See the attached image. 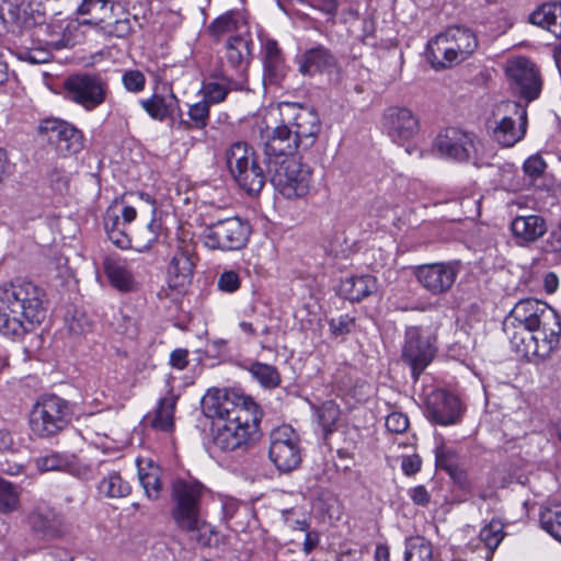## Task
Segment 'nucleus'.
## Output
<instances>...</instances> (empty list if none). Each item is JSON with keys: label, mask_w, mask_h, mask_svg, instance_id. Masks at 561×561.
<instances>
[{"label": "nucleus", "mask_w": 561, "mask_h": 561, "mask_svg": "<svg viewBox=\"0 0 561 561\" xmlns=\"http://www.w3.org/2000/svg\"><path fill=\"white\" fill-rule=\"evenodd\" d=\"M268 457L283 472H289L299 466L301 462L300 440L291 426L282 425L271 432Z\"/></svg>", "instance_id": "nucleus-13"}, {"label": "nucleus", "mask_w": 561, "mask_h": 561, "mask_svg": "<svg viewBox=\"0 0 561 561\" xmlns=\"http://www.w3.org/2000/svg\"><path fill=\"white\" fill-rule=\"evenodd\" d=\"M386 427L389 432L401 434L409 427V419L401 412H392L386 417Z\"/></svg>", "instance_id": "nucleus-57"}, {"label": "nucleus", "mask_w": 561, "mask_h": 561, "mask_svg": "<svg viewBox=\"0 0 561 561\" xmlns=\"http://www.w3.org/2000/svg\"><path fill=\"white\" fill-rule=\"evenodd\" d=\"M410 497L413 503L421 506H426L431 501V495L423 485H417L410 490Z\"/></svg>", "instance_id": "nucleus-63"}, {"label": "nucleus", "mask_w": 561, "mask_h": 561, "mask_svg": "<svg viewBox=\"0 0 561 561\" xmlns=\"http://www.w3.org/2000/svg\"><path fill=\"white\" fill-rule=\"evenodd\" d=\"M170 365L178 369L183 370L188 365V351L186 348H176L170 354Z\"/></svg>", "instance_id": "nucleus-60"}, {"label": "nucleus", "mask_w": 561, "mask_h": 561, "mask_svg": "<svg viewBox=\"0 0 561 561\" xmlns=\"http://www.w3.org/2000/svg\"><path fill=\"white\" fill-rule=\"evenodd\" d=\"M73 415L75 404L70 401L55 393L42 394L31 409L30 430L39 438H53L71 424Z\"/></svg>", "instance_id": "nucleus-5"}, {"label": "nucleus", "mask_w": 561, "mask_h": 561, "mask_svg": "<svg viewBox=\"0 0 561 561\" xmlns=\"http://www.w3.org/2000/svg\"><path fill=\"white\" fill-rule=\"evenodd\" d=\"M122 84L130 93H140L146 87L145 75L137 69H129L122 75Z\"/></svg>", "instance_id": "nucleus-52"}, {"label": "nucleus", "mask_w": 561, "mask_h": 561, "mask_svg": "<svg viewBox=\"0 0 561 561\" xmlns=\"http://www.w3.org/2000/svg\"><path fill=\"white\" fill-rule=\"evenodd\" d=\"M124 221L114 213L108 211L104 218V229L108 239L118 248L125 249L130 244Z\"/></svg>", "instance_id": "nucleus-40"}, {"label": "nucleus", "mask_w": 561, "mask_h": 561, "mask_svg": "<svg viewBox=\"0 0 561 561\" xmlns=\"http://www.w3.org/2000/svg\"><path fill=\"white\" fill-rule=\"evenodd\" d=\"M510 229L518 247H529L545 236L548 226L539 215H518L511 221Z\"/></svg>", "instance_id": "nucleus-24"}, {"label": "nucleus", "mask_w": 561, "mask_h": 561, "mask_svg": "<svg viewBox=\"0 0 561 561\" xmlns=\"http://www.w3.org/2000/svg\"><path fill=\"white\" fill-rule=\"evenodd\" d=\"M203 407L208 417L217 419L213 444L221 451L243 450L256 438L261 413L251 398L232 391L207 393Z\"/></svg>", "instance_id": "nucleus-2"}, {"label": "nucleus", "mask_w": 561, "mask_h": 561, "mask_svg": "<svg viewBox=\"0 0 561 561\" xmlns=\"http://www.w3.org/2000/svg\"><path fill=\"white\" fill-rule=\"evenodd\" d=\"M433 148L445 159L467 162L476 151V138L460 128L446 127L436 135Z\"/></svg>", "instance_id": "nucleus-17"}, {"label": "nucleus", "mask_w": 561, "mask_h": 561, "mask_svg": "<svg viewBox=\"0 0 561 561\" xmlns=\"http://www.w3.org/2000/svg\"><path fill=\"white\" fill-rule=\"evenodd\" d=\"M505 72L510 87L527 103L539 98L542 79L538 67L526 57H517L507 61Z\"/></svg>", "instance_id": "nucleus-16"}, {"label": "nucleus", "mask_w": 561, "mask_h": 561, "mask_svg": "<svg viewBox=\"0 0 561 561\" xmlns=\"http://www.w3.org/2000/svg\"><path fill=\"white\" fill-rule=\"evenodd\" d=\"M251 227L239 217L205 224L202 239L206 248L220 251H238L249 242Z\"/></svg>", "instance_id": "nucleus-10"}, {"label": "nucleus", "mask_w": 561, "mask_h": 561, "mask_svg": "<svg viewBox=\"0 0 561 561\" xmlns=\"http://www.w3.org/2000/svg\"><path fill=\"white\" fill-rule=\"evenodd\" d=\"M44 21V15L38 11L31 19H23L21 23L25 28L24 36L37 37L39 43H43L50 49L59 50L73 46L75 42L70 33L61 31L60 27L57 31L55 26L47 25Z\"/></svg>", "instance_id": "nucleus-21"}, {"label": "nucleus", "mask_w": 561, "mask_h": 561, "mask_svg": "<svg viewBox=\"0 0 561 561\" xmlns=\"http://www.w3.org/2000/svg\"><path fill=\"white\" fill-rule=\"evenodd\" d=\"M31 534L42 541H55L70 533L65 516L47 501H37L25 517Z\"/></svg>", "instance_id": "nucleus-12"}, {"label": "nucleus", "mask_w": 561, "mask_h": 561, "mask_svg": "<svg viewBox=\"0 0 561 561\" xmlns=\"http://www.w3.org/2000/svg\"><path fill=\"white\" fill-rule=\"evenodd\" d=\"M238 28L236 11H227L216 18L207 27V32L215 39H220L224 35L232 33Z\"/></svg>", "instance_id": "nucleus-48"}, {"label": "nucleus", "mask_w": 561, "mask_h": 561, "mask_svg": "<svg viewBox=\"0 0 561 561\" xmlns=\"http://www.w3.org/2000/svg\"><path fill=\"white\" fill-rule=\"evenodd\" d=\"M382 125L393 141L402 142L413 138L419 131V119L407 107L391 106L382 116Z\"/></svg>", "instance_id": "nucleus-22"}, {"label": "nucleus", "mask_w": 561, "mask_h": 561, "mask_svg": "<svg viewBox=\"0 0 561 561\" xmlns=\"http://www.w3.org/2000/svg\"><path fill=\"white\" fill-rule=\"evenodd\" d=\"M178 397L173 393H168L159 400L156 414L151 421V426L158 431L169 432L173 428V415L176 405Z\"/></svg>", "instance_id": "nucleus-34"}, {"label": "nucleus", "mask_w": 561, "mask_h": 561, "mask_svg": "<svg viewBox=\"0 0 561 561\" xmlns=\"http://www.w3.org/2000/svg\"><path fill=\"white\" fill-rule=\"evenodd\" d=\"M422 460L417 455L404 456L401 461V469L404 474L413 476L420 471Z\"/></svg>", "instance_id": "nucleus-62"}, {"label": "nucleus", "mask_w": 561, "mask_h": 561, "mask_svg": "<svg viewBox=\"0 0 561 561\" xmlns=\"http://www.w3.org/2000/svg\"><path fill=\"white\" fill-rule=\"evenodd\" d=\"M135 23L136 19L129 18L128 15L117 20H113V18H111L107 19L104 24H101L96 34L104 37L123 38L133 33Z\"/></svg>", "instance_id": "nucleus-45"}, {"label": "nucleus", "mask_w": 561, "mask_h": 561, "mask_svg": "<svg viewBox=\"0 0 561 561\" xmlns=\"http://www.w3.org/2000/svg\"><path fill=\"white\" fill-rule=\"evenodd\" d=\"M64 91L67 100L90 112L105 102L110 89L100 73L79 72L65 79Z\"/></svg>", "instance_id": "nucleus-9"}, {"label": "nucleus", "mask_w": 561, "mask_h": 561, "mask_svg": "<svg viewBox=\"0 0 561 561\" xmlns=\"http://www.w3.org/2000/svg\"><path fill=\"white\" fill-rule=\"evenodd\" d=\"M138 478L147 497L158 500L162 490L160 468L150 465L149 469L146 471L139 466Z\"/></svg>", "instance_id": "nucleus-42"}, {"label": "nucleus", "mask_w": 561, "mask_h": 561, "mask_svg": "<svg viewBox=\"0 0 561 561\" xmlns=\"http://www.w3.org/2000/svg\"><path fill=\"white\" fill-rule=\"evenodd\" d=\"M68 465V459L58 453H51L35 459V466L42 472L64 470Z\"/></svg>", "instance_id": "nucleus-51"}, {"label": "nucleus", "mask_w": 561, "mask_h": 561, "mask_svg": "<svg viewBox=\"0 0 561 561\" xmlns=\"http://www.w3.org/2000/svg\"><path fill=\"white\" fill-rule=\"evenodd\" d=\"M529 22L540 26L554 36H561V3L551 2L540 5L529 15Z\"/></svg>", "instance_id": "nucleus-30"}, {"label": "nucleus", "mask_w": 561, "mask_h": 561, "mask_svg": "<svg viewBox=\"0 0 561 561\" xmlns=\"http://www.w3.org/2000/svg\"><path fill=\"white\" fill-rule=\"evenodd\" d=\"M376 289L377 279L371 275L348 277L341 284V291L350 301H362Z\"/></svg>", "instance_id": "nucleus-31"}, {"label": "nucleus", "mask_w": 561, "mask_h": 561, "mask_svg": "<svg viewBox=\"0 0 561 561\" xmlns=\"http://www.w3.org/2000/svg\"><path fill=\"white\" fill-rule=\"evenodd\" d=\"M477 47L478 38L473 31L455 25L430 41L427 58L435 69H443L466 60Z\"/></svg>", "instance_id": "nucleus-6"}, {"label": "nucleus", "mask_w": 561, "mask_h": 561, "mask_svg": "<svg viewBox=\"0 0 561 561\" xmlns=\"http://www.w3.org/2000/svg\"><path fill=\"white\" fill-rule=\"evenodd\" d=\"M98 490L106 497L118 499L127 496L131 488L118 472L112 471L99 482Z\"/></svg>", "instance_id": "nucleus-37"}, {"label": "nucleus", "mask_w": 561, "mask_h": 561, "mask_svg": "<svg viewBox=\"0 0 561 561\" xmlns=\"http://www.w3.org/2000/svg\"><path fill=\"white\" fill-rule=\"evenodd\" d=\"M314 417L324 436H328L336 430L340 408L333 400H328L314 410Z\"/></svg>", "instance_id": "nucleus-38"}, {"label": "nucleus", "mask_w": 561, "mask_h": 561, "mask_svg": "<svg viewBox=\"0 0 561 561\" xmlns=\"http://www.w3.org/2000/svg\"><path fill=\"white\" fill-rule=\"evenodd\" d=\"M435 461L436 467L446 472L458 465L456 453L443 444L436 447Z\"/></svg>", "instance_id": "nucleus-53"}, {"label": "nucleus", "mask_w": 561, "mask_h": 561, "mask_svg": "<svg viewBox=\"0 0 561 561\" xmlns=\"http://www.w3.org/2000/svg\"><path fill=\"white\" fill-rule=\"evenodd\" d=\"M542 250L546 253H553L561 259V227L553 229L545 240Z\"/></svg>", "instance_id": "nucleus-59"}, {"label": "nucleus", "mask_w": 561, "mask_h": 561, "mask_svg": "<svg viewBox=\"0 0 561 561\" xmlns=\"http://www.w3.org/2000/svg\"><path fill=\"white\" fill-rule=\"evenodd\" d=\"M39 131L62 156L79 153L84 147L83 133L66 121L45 119L39 125Z\"/></svg>", "instance_id": "nucleus-18"}, {"label": "nucleus", "mask_w": 561, "mask_h": 561, "mask_svg": "<svg viewBox=\"0 0 561 561\" xmlns=\"http://www.w3.org/2000/svg\"><path fill=\"white\" fill-rule=\"evenodd\" d=\"M503 331L519 357L540 364L558 347L561 322L546 302L527 298L519 300L506 316Z\"/></svg>", "instance_id": "nucleus-1"}, {"label": "nucleus", "mask_w": 561, "mask_h": 561, "mask_svg": "<svg viewBox=\"0 0 561 561\" xmlns=\"http://www.w3.org/2000/svg\"><path fill=\"white\" fill-rule=\"evenodd\" d=\"M226 160L230 174L244 192L254 195L262 191L266 174L250 145L243 141L232 144L226 151Z\"/></svg>", "instance_id": "nucleus-7"}, {"label": "nucleus", "mask_w": 561, "mask_h": 561, "mask_svg": "<svg viewBox=\"0 0 561 561\" xmlns=\"http://www.w3.org/2000/svg\"><path fill=\"white\" fill-rule=\"evenodd\" d=\"M462 415L461 402L455 394L438 389L431 392L426 402V417L438 425L457 424Z\"/></svg>", "instance_id": "nucleus-20"}, {"label": "nucleus", "mask_w": 561, "mask_h": 561, "mask_svg": "<svg viewBox=\"0 0 561 561\" xmlns=\"http://www.w3.org/2000/svg\"><path fill=\"white\" fill-rule=\"evenodd\" d=\"M280 116V124L272 129L264 142L266 165L294 159L299 149H310L321 130L320 117L313 108L284 103Z\"/></svg>", "instance_id": "nucleus-3"}, {"label": "nucleus", "mask_w": 561, "mask_h": 561, "mask_svg": "<svg viewBox=\"0 0 561 561\" xmlns=\"http://www.w3.org/2000/svg\"><path fill=\"white\" fill-rule=\"evenodd\" d=\"M546 167L547 165H546V162L543 161V159L540 156L535 154V156L529 157L524 162L523 170H524L525 174L528 175L531 181H534V180L538 179L539 176H541Z\"/></svg>", "instance_id": "nucleus-56"}, {"label": "nucleus", "mask_w": 561, "mask_h": 561, "mask_svg": "<svg viewBox=\"0 0 561 561\" xmlns=\"http://www.w3.org/2000/svg\"><path fill=\"white\" fill-rule=\"evenodd\" d=\"M356 320L348 313L332 317L328 320L332 336L340 337L350 334L355 328Z\"/></svg>", "instance_id": "nucleus-50"}, {"label": "nucleus", "mask_w": 561, "mask_h": 561, "mask_svg": "<svg viewBox=\"0 0 561 561\" xmlns=\"http://www.w3.org/2000/svg\"><path fill=\"white\" fill-rule=\"evenodd\" d=\"M405 561H433L432 545L424 537H410L405 541Z\"/></svg>", "instance_id": "nucleus-43"}, {"label": "nucleus", "mask_w": 561, "mask_h": 561, "mask_svg": "<svg viewBox=\"0 0 561 561\" xmlns=\"http://www.w3.org/2000/svg\"><path fill=\"white\" fill-rule=\"evenodd\" d=\"M434 343L435 340L419 327H410L405 331L401 358L410 366L415 381L435 356Z\"/></svg>", "instance_id": "nucleus-14"}, {"label": "nucleus", "mask_w": 561, "mask_h": 561, "mask_svg": "<svg viewBox=\"0 0 561 561\" xmlns=\"http://www.w3.org/2000/svg\"><path fill=\"white\" fill-rule=\"evenodd\" d=\"M505 111L516 116H503L493 128V139L503 147H513L519 142L527 131V110L525 105L517 102L504 103Z\"/></svg>", "instance_id": "nucleus-19"}, {"label": "nucleus", "mask_w": 561, "mask_h": 561, "mask_svg": "<svg viewBox=\"0 0 561 561\" xmlns=\"http://www.w3.org/2000/svg\"><path fill=\"white\" fill-rule=\"evenodd\" d=\"M479 538L489 551L493 553L504 538L503 525L497 520H491L482 527Z\"/></svg>", "instance_id": "nucleus-49"}, {"label": "nucleus", "mask_w": 561, "mask_h": 561, "mask_svg": "<svg viewBox=\"0 0 561 561\" xmlns=\"http://www.w3.org/2000/svg\"><path fill=\"white\" fill-rule=\"evenodd\" d=\"M191 535V538L203 547H217L222 539V536L210 524L205 522L202 517L197 518L196 525H191L190 528H180Z\"/></svg>", "instance_id": "nucleus-35"}, {"label": "nucleus", "mask_w": 561, "mask_h": 561, "mask_svg": "<svg viewBox=\"0 0 561 561\" xmlns=\"http://www.w3.org/2000/svg\"><path fill=\"white\" fill-rule=\"evenodd\" d=\"M24 34L25 32L22 34L24 47L20 51L19 57L31 64H43L49 60L51 49L39 43L37 37H28L27 35L24 36Z\"/></svg>", "instance_id": "nucleus-39"}, {"label": "nucleus", "mask_w": 561, "mask_h": 561, "mask_svg": "<svg viewBox=\"0 0 561 561\" xmlns=\"http://www.w3.org/2000/svg\"><path fill=\"white\" fill-rule=\"evenodd\" d=\"M194 257L188 247L180 249L172 257L169 267V285L172 288H184L191 284L194 274Z\"/></svg>", "instance_id": "nucleus-27"}, {"label": "nucleus", "mask_w": 561, "mask_h": 561, "mask_svg": "<svg viewBox=\"0 0 561 561\" xmlns=\"http://www.w3.org/2000/svg\"><path fill=\"white\" fill-rule=\"evenodd\" d=\"M139 314L134 306H123L115 316V330L128 337H135L139 330Z\"/></svg>", "instance_id": "nucleus-36"}, {"label": "nucleus", "mask_w": 561, "mask_h": 561, "mask_svg": "<svg viewBox=\"0 0 561 561\" xmlns=\"http://www.w3.org/2000/svg\"><path fill=\"white\" fill-rule=\"evenodd\" d=\"M308 5L324 14L329 22H335L340 5L339 0H309Z\"/></svg>", "instance_id": "nucleus-54"}, {"label": "nucleus", "mask_w": 561, "mask_h": 561, "mask_svg": "<svg viewBox=\"0 0 561 561\" xmlns=\"http://www.w3.org/2000/svg\"><path fill=\"white\" fill-rule=\"evenodd\" d=\"M46 293L31 280L15 278L0 286V334L20 340L45 318Z\"/></svg>", "instance_id": "nucleus-4"}, {"label": "nucleus", "mask_w": 561, "mask_h": 561, "mask_svg": "<svg viewBox=\"0 0 561 561\" xmlns=\"http://www.w3.org/2000/svg\"><path fill=\"white\" fill-rule=\"evenodd\" d=\"M267 172L275 190L286 199L302 198L310 192L312 170L297 158L267 164Z\"/></svg>", "instance_id": "nucleus-8"}, {"label": "nucleus", "mask_w": 561, "mask_h": 561, "mask_svg": "<svg viewBox=\"0 0 561 561\" xmlns=\"http://www.w3.org/2000/svg\"><path fill=\"white\" fill-rule=\"evenodd\" d=\"M539 522L548 534L561 542V504L553 503L540 511Z\"/></svg>", "instance_id": "nucleus-44"}, {"label": "nucleus", "mask_w": 561, "mask_h": 561, "mask_svg": "<svg viewBox=\"0 0 561 561\" xmlns=\"http://www.w3.org/2000/svg\"><path fill=\"white\" fill-rule=\"evenodd\" d=\"M251 376L264 388L274 389L280 385V375L273 365L254 362L249 368Z\"/></svg>", "instance_id": "nucleus-41"}, {"label": "nucleus", "mask_w": 561, "mask_h": 561, "mask_svg": "<svg viewBox=\"0 0 561 561\" xmlns=\"http://www.w3.org/2000/svg\"><path fill=\"white\" fill-rule=\"evenodd\" d=\"M241 284L240 276L234 271H225L220 274L217 286L221 291L234 293L239 289Z\"/></svg>", "instance_id": "nucleus-55"}, {"label": "nucleus", "mask_w": 561, "mask_h": 561, "mask_svg": "<svg viewBox=\"0 0 561 561\" xmlns=\"http://www.w3.org/2000/svg\"><path fill=\"white\" fill-rule=\"evenodd\" d=\"M68 329L73 334H83L90 330L91 323L84 312L76 311L73 316L67 320Z\"/></svg>", "instance_id": "nucleus-58"}, {"label": "nucleus", "mask_w": 561, "mask_h": 561, "mask_svg": "<svg viewBox=\"0 0 561 561\" xmlns=\"http://www.w3.org/2000/svg\"><path fill=\"white\" fill-rule=\"evenodd\" d=\"M337 68V58L323 45L306 49L298 58V70L304 76L329 73Z\"/></svg>", "instance_id": "nucleus-23"}, {"label": "nucleus", "mask_w": 561, "mask_h": 561, "mask_svg": "<svg viewBox=\"0 0 561 561\" xmlns=\"http://www.w3.org/2000/svg\"><path fill=\"white\" fill-rule=\"evenodd\" d=\"M114 0H83L78 8L80 15H89L82 19L80 24L90 26L95 33L107 19L113 18Z\"/></svg>", "instance_id": "nucleus-29"}, {"label": "nucleus", "mask_w": 561, "mask_h": 561, "mask_svg": "<svg viewBox=\"0 0 561 561\" xmlns=\"http://www.w3.org/2000/svg\"><path fill=\"white\" fill-rule=\"evenodd\" d=\"M187 115L188 121H181L180 123L184 129H204L209 122V104L207 101L201 100L190 105Z\"/></svg>", "instance_id": "nucleus-46"}, {"label": "nucleus", "mask_w": 561, "mask_h": 561, "mask_svg": "<svg viewBox=\"0 0 561 561\" xmlns=\"http://www.w3.org/2000/svg\"><path fill=\"white\" fill-rule=\"evenodd\" d=\"M139 104L150 118L158 122H164L180 111V101L172 90L168 94L153 93L139 100Z\"/></svg>", "instance_id": "nucleus-28"}, {"label": "nucleus", "mask_w": 561, "mask_h": 561, "mask_svg": "<svg viewBox=\"0 0 561 561\" xmlns=\"http://www.w3.org/2000/svg\"><path fill=\"white\" fill-rule=\"evenodd\" d=\"M205 486L198 481L176 479L172 483L171 499L173 507L171 516L179 528L196 525L201 516L202 499Z\"/></svg>", "instance_id": "nucleus-11"}, {"label": "nucleus", "mask_w": 561, "mask_h": 561, "mask_svg": "<svg viewBox=\"0 0 561 561\" xmlns=\"http://www.w3.org/2000/svg\"><path fill=\"white\" fill-rule=\"evenodd\" d=\"M244 88L243 82L236 81L226 76L219 81H210L203 84V100L210 104H218L226 100L230 91H239Z\"/></svg>", "instance_id": "nucleus-33"}, {"label": "nucleus", "mask_w": 561, "mask_h": 561, "mask_svg": "<svg viewBox=\"0 0 561 561\" xmlns=\"http://www.w3.org/2000/svg\"><path fill=\"white\" fill-rule=\"evenodd\" d=\"M253 43L243 36H231L226 44L227 61L234 68L244 69L251 59Z\"/></svg>", "instance_id": "nucleus-32"}, {"label": "nucleus", "mask_w": 561, "mask_h": 561, "mask_svg": "<svg viewBox=\"0 0 561 561\" xmlns=\"http://www.w3.org/2000/svg\"><path fill=\"white\" fill-rule=\"evenodd\" d=\"M147 229L149 231V237L147 238L146 243L142 245L144 249H149L157 241L160 225L156 221V219H152L148 224Z\"/></svg>", "instance_id": "nucleus-64"}, {"label": "nucleus", "mask_w": 561, "mask_h": 561, "mask_svg": "<svg viewBox=\"0 0 561 561\" xmlns=\"http://www.w3.org/2000/svg\"><path fill=\"white\" fill-rule=\"evenodd\" d=\"M460 270L459 261L435 262L415 266L413 274L424 290L443 296L451 290Z\"/></svg>", "instance_id": "nucleus-15"}, {"label": "nucleus", "mask_w": 561, "mask_h": 561, "mask_svg": "<svg viewBox=\"0 0 561 561\" xmlns=\"http://www.w3.org/2000/svg\"><path fill=\"white\" fill-rule=\"evenodd\" d=\"M20 507L18 486L0 478V516L9 515Z\"/></svg>", "instance_id": "nucleus-47"}, {"label": "nucleus", "mask_w": 561, "mask_h": 561, "mask_svg": "<svg viewBox=\"0 0 561 561\" xmlns=\"http://www.w3.org/2000/svg\"><path fill=\"white\" fill-rule=\"evenodd\" d=\"M264 82L278 85L286 76V62L283 50L275 39L267 38L262 47Z\"/></svg>", "instance_id": "nucleus-25"}, {"label": "nucleus", "mask_w": 561, "mask_h": 561, "mask_svg": "<svg viewBox=\"0 0 561 561\" xmlns=\"http://www.w3.org/2000/svg\"><path fill=\"white\" fill-rule=\"evenodd\" d=\"M447 473L461 490H465V491L470 490L471 483L468 478V474L458 465L455 466L451 470L447 471Z\"/></svg>", "instance_id": "nucleus-61"}, {"label": "nucleus", "mask_w": 561, "mask_h": 561, "mask_svg": "<svg viewBox=\"0 0 561 561\" xmlns=\"http://www.w3.org/2000/svg\"><path fill=\"white\" fill-rule=\"evenodd\" d=\"M103 267L111 285L121 293H129L137 289V282L133 270L125 259L107 256L103 262Z\"/></svg>", "instance_id": "nucleus-26"}]
</instances>
